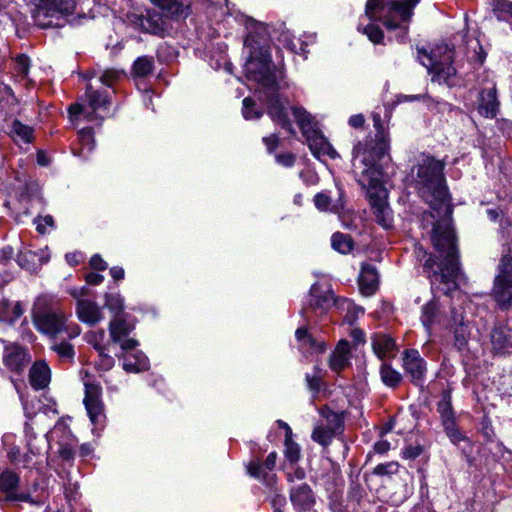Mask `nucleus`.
<instances>
[{
    "mask_svg": "<svg viewBox=\"0 0 512 512\" xmlns=\"http://www.w3.org/2000/svg\"><path fill=\"white\" fill-rule=\"evenodd\" d=\"M443 169V162L425 157L411 169L410 177L422 199L431 208V211L423 213L422 224L432 225L431 241L435 253L425 261L424 269L432 289L447 295L457 289L462 272Z\"/></svg>",
    "mask_w": 512,
    "mask_h": 512,
    "instance_id": "nucleus-1",
    "label": "nucleus"
},
{
    "mask_svg": "<svg viewBox=\"0 0 512 512\" xmlns=\"http://www.w3.org/2000/svg\"><path fill=\"white\" fill-rule=\"evenodd\" d=\"M373 125L376 130L374 138L366 140L365 143L358 142L353 148L352 172L357 182L368 190L373 214L376 221L388 228L390 226L389 212L387 205V191L382 186V164L389 159V138L385 131L379 113L372 114Z\"/></svg>",
    "mask_w": 512,
    "mask_h": 512,
    "instance_id": "nucleus-2",
    "label": "nucleus"
},
{
    "mask_svg": "<svg viewBox=\"0 0 512 512\" xmlns=\"http://www.w3.org/2000/svg\"><path fill=\"white\" fill-rule=\"evenodd\" d=\"M48 298L38 297L33 309V323L36 329L55 339L59 334L66 333L69 339L80 335L81 329L77 324L67 323L66 315L61 311L48 308Z\"/></svg>",
    "mask_w": 512,
    "mask_h": 512,
    "instance_id": "nucleus-3",
    "label": "nucleus"
},
{
    "mask_svg": "<svg viewBox=\"0 0 512 512\" xmlns=\"http://www.w3.org/2000/svg\"><path fill=\"white\" fill-rule=\"evenodd\" d=\"M419 0H368L366 4L365 14L369 19H381L388 29H396L399 23L396 16L402 22H409L413 15V8Z\"/></svg>",
    "mask_w": 512,
    "mask_h": 512,
    "instance_id": "nucleus-4",
    "label": "nucleus"
},
{
    "mask_svg": "<svg viewBox=\"0 0 512 512\" xmlns=\"http://www.w3.org/2000/svg\"><path fill=\"white\" fill-rule=\"evenodd\" d=\"M245 44L253 48L245 64L247 78L257 82L262 87V90L277 86V76L271 62V55L268 48L260 47L256 49L252 46V40L250 38L245 41Z\"/></svg>",
    "mask_w": 512,
    "mask_h": 512,
    "instance_id": "nucleus-5",
    "label": "nucleus"
},
{
    "mask_svg": "<svg viewBox=\"0 0 512 512\" xmlns=\"http://www.w3.org/2000/svg\"><path fill=\"white\" fill-rule=\"evenodd\" d=\"M292 113L311 152L317 157L320 155L335 157V151L319 130L313 116L302 107H293Z\"/></svg>",
    "mask_w": 512,
    "mask_h": 512,
    "instance_id": "nucleus-6",
    "label": "nucleus"
},
{
    "mask_svg": "<svg viewBox=\"0 0 512 512\" xmlns=\"http://www.w3.org/2000/svg\"><path fill=\"white\" fill-rule=\"evenodd\" d=\"M498 274L494 280L492 296L498 307L507 310L512 304V248L508 247L503 254Z\"/></svg>",
    "mask_w": 512,
    "mask_h": 512,
    "instance_id": "nucleus-7",
    "label": "nucleus"
},
{
    "mask_svg": "<svg viewBox=\"0 0 512 512\" xmlns=\"http://www.w3.org/2000/svg\"><path fill=\"white\" fill-rule=\"evenodd\" d=\"M75 7V0H35L32 17L37 26L47 28L53 25V19L72 15Z\"/></svg>",
    "mask_w": 512,
    "mask_h": 512,
    "instance_id": "nucleus-8",
    "label": "nucleus"
},
{
    "mask_svg": "<svg viewBox=\"0 0 512 512\" xmlns=\"http://www.w3.org/2000/svg\"><path fill=\"white\" fill-rule=\"evenodd\" d=\"M109 105L110 100L106 90H98L88 84L81 102L71 104L68 112L70 117L77 118L83 115L87 120H92L97 117L99 111L107 110Z\"/></svg>",
    "mask_w": 512,
    "mask_h": 512,
    "instance_id": "nucleus-9",
    "label": "nucleus"
},
{
    "mask_svg": "<svg viewBox=\"0 0 512 512\" xmlns=\"http://www.w3.org/2000/svg\"><path fill=\"white\" fill-rule=\"evenodd\" d=\"M167 14L165 16L159 11H148L146 16L131 14L128 20L136 28L163 37L169 29Z\"/></svg>",
    "mask_w": 512,
    "mask_h": 512,
    "instance_id": "nucleus-10",
    "label": "nucleus"
},
{
    "mask_svg": "<svg viewBox=\"0 0 512 512\" xmlns=\"http://www.w3.org/2000/svg\"><path fill=\"white\" fill-rule=\"evenodd\" d=\"M263 101L266 102L268 108L267 113L271 119L281 125L283 129L293 132L291 121L288 118L287 111L283 103L279 99L278 85L271 89L263 90Z\"/></svg>",
    "mask_w": 512,
    "mask_h": 512,
    "instance_id": "nucleus-11",
    "label": "nucleus"
},
{
    "mask_svg": "<svg viewBox=\"0 0 512 512\" xmlns=\"http://www.w3.org/2000/svg\"><path fill=\"white\" fill-rule=\"evenodd\" d=\"M133 330L134 325L125 319L114 318L109 323L110 338L113 343L120 345L122 351L134 350L139 345L136 339L129 337Z\"/></svg>",
    "mask_w": 512,
    "mask_h": 512,
    "instance_id": "nucleus-12",
    "label": "nucleus"
},
{
    "mask_svg": "<svg viewBox=\"0 0 512 512\" xmlns=\"http://www.w3.org/2000/svg\"><path fill=\"white\" fill-rule=\"evenodd\" d=\"M101 387L96 383H85L84 405L92 423H98L103 417V403L100 399Z\"/></svg>",
    "mask_w": 512,
    "mask_h": 512,
    "instance_id": "nucleus-13",
    "label": "nucleus"
},
{
    "mask_svg": "<svg viewBox=\"0 0 512 512\" xmlns=\"http://www.w3.org/2000/svg\"><path fill=\"white\" fill-rule=\"evenodd\" d=\"M403 367L414 384L423 381L426 373V363L417 350L410 349L404 352Z\"/></svg>",
    "mask_w": 512,
    "mask_h": 512,
    "instance_id": "nucleus-14",
    "label": "nucleus"
},
{
    "mask_svg": "<svg viewBox=\"0 0 512 512\" xmlns=\"http://www.w3.org/2000/svg\"><path fill=\"white\" fill-rule=\"evenodd\" d=\"M72 437L68 425L63 420H59L50 431V438L56 439L59 443V455L65 461H70L74 458V449L70 443Z\"/></svg>",
    "mask_w": 512,
    "mask_h": 512,
    "instance_id": "nucleus-15",
    "label": "nucleus"
},
{
    "mask_svg": "<svg viewBox=\"0 0 512 512\" xmlns=\"http://www.w3.org/2000/svg\"><path fill=\"white\" fill-rule=\"evenodd\" d=\"M3 362L5 366L16 373H21L29 363L25 349L16 344L5 345Z\"/></svg>",
    "mask_w": 512,
    "mask_h": 512,
    "instance_id": "nucleus-16",
    "label": "nucleus"
},
{
    "mask_svg": "<svg viewBox=\"0 0 512 512\" xmlns=\"http://www.w3.org/2000/svg\"><path fill=\"white\" fill-rule=\"evenodd\" d=\"M490 343L495 354H506L512 350V329L505 325L495 326L490 333Z\"/></svg>",
    "mask_w": 512,
    "mask_h": 512,
    "instance_id": "nucleus-17",
    "label": "nucleus"
},
{
    "mask_svg": "<svg viewBox=\"0 0 512 512\" xmlns=\"http://www.w3.org/2000/svg\"><path fill=\"white\" fill-rule=\"evenodd\" d=\"M453 62H439L435 64H427L421 61V64L428 69V73L432 74V81L444 83L450 87L455 86L456 69L452 66Z\"/></svg>",
    "mask_w": 512,
    "mask_h": 512,
    "instance_id": "nucleus-18",
    "label": "nucleus"
},
{
    "mask_svg": "<svg viewBox=\"0 0 512 512\" xmlns=\"http://www.w3.org/2000/svg\"><path fill=\"white\" fill-rule=\"evenodd\" d=\"M419 61H424L423 57L426 58L427 64H435L439 62H453L454 55L452 49L448 44L442 43L436 45L431 51H427L425 48H417Z\"/></svg>",
    "mask_w": 512,
    "mask_h": 512,
    "instance_id": "nucleus-19",
    "label": "nucleus"
},
{
    "mask_svg": "<svg viewBox=\"0 0 512 512\" xmlns=\"http://www.w3.org/2000/svg\"><path fill=\"white\" fill-rule=\"evenodd\" d=\"M76 313L80 321L91 326L103 319L101 308L95 302L87 299L77 301Z\"/></svg>",
    "mask_w": 512,
    "mask_h": 512,
    "instance_id": "nucleus-20",
    "label": "nucleus"
},
{
    "mask_svg": "<svg viewBox=\"0 0 512 512\" xmlns=\"http://www.w3.org/2000/svg\"><path fill=\"white\" fill-rule=\"evenodd\" d=\"M159 7L167 16L174 19H184L189 14V0H150Z\"/></svg>",
    "mask_w": 512,
    "mask_h": 512,
    "instance_id": "nucleus-21",
    "label": "nucleus"
},
{
    "mask_svg": "<svg viewBox=\"0 0 512 512\" xmlns=\"http://www.w3.org/2000/svg\"><path fill=\"white\" fill-rule=\"evenodd\" d=\"M371 345L374 353L382 361L395 356L396 343L390 335L375 333L371 337Z\"/></svg>",
    "mask_w": 512,
    "mask_h": 512,
    "instance_id": "nucleus-22",
    "label": "nucleus"
},
{
    "mask_svg": "<svg viewBox=\"0 0 512 512\" xmlns=\"http://www.w3.org/2000/svg\"><path fill=\"white\" fill-rule=\"evenodd\" d=\"M123 369L129 373H138L149 368V360L146 355L136 350L123 351Z\"/></svg>",
    "mask_w": 512,
    "mask_h": 512,
    "instance_id": "nucleus-23",
    "label": "nucleus"
},
{
    "mask_svg": "<svg viewBox=\"0 0 512 512\" xmlns=\"http://www.w3.org/2000/svg\"><path fill=\"white\" fill-rule=\"evenodd\" d=\"M499 109V101L496 96V87L483 89L480 93L478 111L485 117H495Z\"/></svg>",
    "mask_w": 512,
    "mask_h": 512,
    "instance_id": "nucleus-24",
    "label": "nucleus"
},
{
    "mask_svg": "<svg viewBox=\"0 0 512 512\" xmlns=\"http://www.w3.org/2000/svg\"><path fill=\"white\" fill-rule=\"evenodd\" d=\"M336 304L337 300L330 290L322 293L315 286L311 288L309 306L314 312L320 311L322 314Z\"/></svg>",
    "mask_w": 512,
    "mask_h": 512,
    "instance_id": "nucleus-25",
    "label": "nucleus"
},
{
    "mask_svg": "<svg viewBox=\"0 0 512 512\" xmlns=\"http://www.w3.org/2000/svg\"><path fill=\"white\" fill-rule=\"evenodd\" d=\"M359 286L362 294L366 296H370L376 291L378 287V273L375 267L369 264L362 266Z\"/></svg>",
    "mask_w": 512,
    "mask_h": 512,
    "instance_id": "nucleus-26",
    "label": "nucleus"
},
{
    "mask_svg": "<svg viewBox=\"0 0 512 512\" xmlns=\"http://www.w3.org/2000/svg\"><path fill=\"white\" fill-rule=\"evenodd\" d=\"M290 500L294 506L300 507L301 509H308L313 503V492L310 486L303 483L290 491Z\"/></svg>",
    "mask_w": 512,
    "mask_h": 512,
    "instance_id": "nucleus-27",
    "label": "nucleus"
},
{
    "mask_svg": "<svg viewBox=\"0 0 512 512\" xmlns=\"http://www.w3.org/2000/svg\"><path fill=\"white\" fill-rule=\"evenodd\" d=\"M24 432L26 445L32 455H39L46 447H48L50 433L45 435V437L37 438L33 427L29 423H25Z\"/></svg>",
    "mask_w": 512,
    "mask_h": 512,
    "instance_id": "nucleus-28",
    "label": "nucleus"
},
{
    "mask_svg": "<svg viewBox=\"0 0 512 512\" xmlns=\"http://www.w3.org/2000/svg\"><path fill=\"white\" fill-rule=\"evenodd\" d=\"M24 184H25L24 190L20 194L19 201L23 204L24 212L26 214H29L30 212H29V207H28L27 203L31 202V203L42 204L43 199L40 194V187L36 182H34L32 180L28 181L25 178Z\"/></svg>",
    "mask_w": 512,
    "mask_h": 512,
    "instance_id": "nucleus-29",
    "label": "nucleus"
},
{
    "mask_svg": "<svg viewBox=\"0 0 512 512\" xmlns=\"http://www.w3.org/2000/svg\"><path fill=\"white\" fill-rule=\"evenodd\" d=\"M30 383L35 389L45 388L50 381V369L45 362H36L30 369Z\"/></svg>",
    "mask_w": 512,
    "mask_h": 512,
    "instance_id": "nucleus-30",
    "label": "nucleus"
},
{
    "mask_svg": "<svg viewBox=\"0 0 512 512\" xmlns=\"http://www.w3.org/2000/svg\"><path fill=\"white\" fill-rule=\"evenodd\" d=\"M349 343L342 340L338 343L335 351L330 356V367L334 371H341L349 364Z\"/></svg>",
    "mask_w": 512,
    "mask_h": 512,
    "instance_id": "nucleus-31",
    "label": "nucleus"
},
{
    "mask_svg": "<svg viewBox=\"0 0 512 512\" xmlns=\"http://www.w3.org/2000/svg\"><path fill=\"white\" fill-rule=\"evenodd\" d=\"M17 263L20 267L34 272L41 267L47 260H44L43 256L35 251L24 250L20 251L17 255Z\"/></svg>",
    "mask_w": 512,
    "mask_h": 512,
    "instance_id": "nucleus-32",
    "label": "nucleus"
},
{
    "mask_svg": "<svg viewBox=\"0 0 512 512\" xmlns=\"http://www.w3.org/2000/svg\"><path fill=\"white\" fill-rule=\"evenodd\" d=\"M320 415L323 418L321 421L324 422V427L340 435L343 433L344 419L342 413H336L328 407H323L320 409Z\"/></svg>",
    "mask_w": 512,
    "mask_h": 512,
    "instance_id": "nucleus-33",
    "label": "nucleus"
},
{
    "mask_svg": "<svg viewBox=\"0 0 512 512\" xmlns=\"http://www.w3.org/2000/svg\"><path fill=\"white\" fill-rule=\"evenodd\" d=\"M20 483V476L10 470L6 469L0 472V493L5 495V500L7 501L15 490H17Z\"/></svg>",
    "mask_w": 512,
    "mask_h": 512,
    "instance_id": "nucleus-34",
    "label": "nucleus"
},
{
    "mask_svg": "<svg viewBox=\"0 0 512 512\" xmlns=\"http://www.w3.org/2000/svg\"><path fill=\"white\" fill-rule=\"evenodd\" d=\"M9 134L17 144H29L33 141V128L17 119L12 122Z\"/></svg>",
    "mask_w": 512,
    "mask_h": 512,
    "instance_id": "nucleus-35",
    "label": "nucleus"
},
{
    "mask_svg": "<svg viewBox=\"0 0 512 512\" xmlns=\"http://www.w3.org/2000/svg\"><path fill=\"white\" fill-rule=\"evenodd\" d=\"M125 74L121 70L117 69H105V70H92L87 74V78L99 77V81L106 87H113V85Z\"/></svg>",
    "mask_w": 512,
    "mask_h": 512,
    "instance_id": "nucleus-36",
    "label": "nucleus"
},
{
    "mask_svg": "<svg viewBox=\"0 0 512 512\" xmlns=\"http://www.w3.org/2000/svg\"><path fill=\"white\" fill-rule=\"evenodd\" d=\"M492 12L499 21L507 22L512 29V2L509 0H492Z\"/></svg>",
    "mask_w": 512,
    "mask_h": 512,
    "instance_id": "nucleus-37",
    "label": "nucleus"
},
{
    "mask_svg": "<svg viewBox=\"0 0 512 512\" xmlns=\"http://www.w3.org/2000/svg\"><path fill=\"white\" fill-rule=\"evenodd\" d=\"M438 412L441 416L442 425H450L455 422V415L451 404V394L449 391L442 392V398L438 403Z\"/></svg>",
    "mask_w": 512,
    "mask_h": 512,
    "instance_id": "nucleus-38",
    "label": "nucleus"
},
{
    "mask_svg": "<svg viewBox=\"0 0 512 512\" xmlns=\"http://www.w3.org/2000/svg\"><path fill=\"white\" fill-rule=\"evenodd\" d=\"M380 376L382 382L389 388H396L402 382V374L394 369L390 364L383 363L380 367Z\"/></svg>",
    "mask_w": 512,
    "mask_h": 512,
    "instance_id": "nucleus-39",
    "label": "nucleus"
},
{
    "mask_svg": "<svg viewBox=\"0 0 512 512\" xmlns=\"http://www.w3.org/2000/svg\"><path fill=\"white\" fill-rule=\"evenodd\" d=\"M340 434L336 432H332V430L324 427V422L319 421L316 427L313 429L311 434V438L316 443L320 444L323 447H328L332 442L333 438L339 436Z\"/></svg>",
    "mask_w": 512,
    "mask_h": 512,
    "instance_id": "nucleus-40",
    "label": "nucleus"
},
{
    "mask_svg": "<svg viewBox=\"0 0 512 512\" xmlns=\"http://www.w3.org/2000/svg\"><path fill=\"white\" fill-rule=\"evenodd\" d=\"M51 350L55 352L61 361L63 362H73L75 357V350L72 344H70L67 341H60L58 342L55 339H53V342L51 344Z\"/></svg>",
    "mask_w": 512,
    "mask_h": 512,
    "instance_id": "nucleus-41",
    "label": "nucleus"
},
{
    "mask_svg": "<svg viewBox=\"0 0 512 512\" xmlns=\"http://www.w3.org/2000/svg\"><path fill=\"white\" fill-rule=\"evenodd\" d=\"M331 245L336 251L347 254L353 249L354 242L350 235L336 232L332 235Z\"/></svg>",
    "mask_w": 512,
    "mask_h": 512,
    "instance_id": "nucleus-42",
    "label": "nucleus"
},
{
    "mask_svg": "<svg viewBox=\"0 0 512 512\" xmlns=\"http://www.w3.org/2000/svg\"><path fill=\"white\" fill-rule=\"evenodd\" d=\"M153 68V58L149 56H141L134 61L132 66V74L136 77H146L152 73Z\"/></svg>",
    "mask_w": 512,
    "mask_h": 512,
    "instance_id": "nucleus-43",
    "label": "nucleus"
},
{
    "mask_svg": "<svg viewBox=\"0 0 512 512\" xmlns=\"http://www.w3.org/2000/svg\"><path fill=\"white\" fill-rule=\"evenodd\" d=\"M105 307H107L118 318L124 309V299L119 294L106 293Z\"/></svg>",
    "mask_w": 512,
    "mask_h": 512,
    "instance_id": "nucleus-44",
    "label": "nucleus"
},
{
    "mask_svg": "<svg viewBox=\"0 0 512 512\" xmlns=\"http://www.w3.org/2000/svg\"><path fill=\"white\" fill-rule=\"evenodd\" d=\"M438 312V305L435 301H430L423 306L421 321L423 325L429 329L434 322L435 316Z\"/></svg>",
    "mask_w": 512,
    "mask_h": 512,
    "instance_id": "nucleus-45",
    "label": "nucleus"
},
{
    "mask_svg": "<svg viewBox=\"0 0 512 512\" xmlns=\"http://www.w3.org/2000/svg\"><path fill=\"white\" fill-rule=\"evenodd\" d=\"M455 336V345L459 350L464 349L468 344V339L470 337V331L468 329L467 323L457 325L454 329Z\"/></svg>",
    "mask_w": 512,
    "mask_h": 512,
    "instance_id": "nucleus-46",
    "label": "nucleus"
},
{
    "mask_svg": "<svg viewBox=\"0 0 512 512\" xmlns=\"http://www.w3.org/2000/svg\"><path fill=\"white\" fill-rule=\"evenodd\" d=\"M256 103L255 101L250 98L246 97L243 100V108H242V114L245 119H258L262 116V111L255 108Z\"/></svg>",
    "mask_w": 512,
    "mask_h": 512,
    "instance_id": "nucleus-47",
    "label": "nucleus"
},
{
    "mask_svg": "<svg viewBox=\"0 0 512 512\" xmlns=\"http://www.w3.org/2000/svg\"><path fill=\"white\" fill-rule=\"evenodd\" d=\"M399 464L398 462L391 461L387 463H382L377 465L373 469V474L377 476H391L398 472Z\"/></svg>",
    "mask_w": 512,
    "mask_h": 512,
    "instance_id": "nucleus-48",
    "label": "nucleus"
},
{
    "mask_svg": "<svg viewBox=\"0 0 512 512\" xmlns=\"http://www.w3.org/2000/svg\"><path fill=\"white\" fill-rule=\"evenodd\" d=\"M30 69V59L28 56L22 54L15 59V71L18 76L23 79L27 77Z\"/></svg>",
    "mask_w": 512,
    "mask_h": 512,
    "instance_id": "nucleus-49",
    "label": "nucleus"
},
{
    "mask_svg": "<svg viewBox=\"0 0 512 512\" xmlns=\"http://www.w3.org/2000/svg\"><path fill=\"white\" fill-rule=\"evenodd\" d=\"M79 141L83 149L91 151L94 147V136L91 128H83L79 131Z\"/></svg>",
    "mask_w": 512,
    "mask_h": 512,
    "instance_id": "nucleus-50",
    "label": "nucleus"
},
{
    "mask_svg": "<svg viewBox=\"0 0 512 512\" xmlns=\"http://www.w3.org/2000/svg\"><path fill=\"white\" fill-rule=\"evenodd\" d=\"M98 352L99 361L96 362L97 366L102 370H109L114 366V359L106 353V347H103L101 350H96Z\"/></svg>",
    "mask_w": 512,
    "mask_h": 512,
    "instance_id": "nucleus-51",
    "label": "nucleus"
},
{
    "mask_svg": "<svg viewBox=\"0 0 512 512\" xmlns=\"http://www.w3.org/2000/svg\"><path fill=\"white\" fill-rule=\"evenodd\" d=\"M34 224H36V230L38 233L44 235L47 232L46 226L54 227V220L51 215H46L44 217H36L33 220Z\"/></svg>",
    "mask_w": 512,
    "mask_h": 512,
    "instance_id": "nucleus-52",
    "label": "nucleus"
},
{
    "mask_svg": "<svg viewBox=\"0 0 512 512\" xmlns=\"http://www.w3.org/2000/svg\"><path fill=\"white\" fill-rule=\"evenodd\" d=\"M302 349H307L311 352H322L324 351V344L318 342L311 334L300 343Z\"/></svg>",
    "mask_w": 512,
    "mask_h": 512,
    "instance_id": "nucleus-53",
    "label": "nucleus"
},
{
    "mask_svg": "<svg viewBox=\"0 0 512 512\" xmlns=\"http://www.w3.org/2000/svg\"><path fill=\"white\" fill-rule=\"evenodd\" d=\"M105 338V331L100 330L98 332H91L87 335V341L93 346L95 350H101L105 347L102 342Z\"/></svg>",
    "mask_w": 512,
    "mask_h": 512,
    "instance_id": "nucleus-54",
    "label": "nucleus"
},
{
    "mask_svg": "<svg viewBox=\"0 0 512 512\" xmlns=\"http://www.w3.org/2000/svg\"><path fill=\"white\" fill-rule=\"evenodd\" d=\"M316 372L313 375L307 374L305 377L306 383L311 391L314 393L319 392L321 388L320 371L315 368Z\"/></svg>",
    "mask_w": 512,
    "mask_h": 512,
    "instance_id": "nucleus-55",
    "label": "nucleus"
},
{
    "mask_svg": "<svg viewBox=\"0 0 512 512\" xmlns=\"http://www.w3.org/2000/svg\"><path fill=\"white\" fill-rule=\"evenodd\" d=\"M364 33L374 43H380L383 39V31L375 25H367L364 28Z\"/></svg>",
    "mask_w": 512,
    "mask_h": 512,
    "instance_id": "nucleus-56",
    "label": "nucleus"
},
{
    "mask_svg": "<svg viewBox=\"0 0 512 512\" xmlns=\"http://www.w3.org/2000/svg\"><path fill=\"white\" fill-rule=\"evenodd\" d=\"M443 427L445 429L447 436L454 444H457L464 439L462 433L455 426V422L451 423L450 425H444Z\"/></svg>",
    "mask_w": 512,
    "mask_h": 512,
    "instance_id": "nucleus-57",
    "label": "nucleus"
},
{
    "mask_svg": "<svg viewBox=\"0 0 512 512\" xmlns=\"http://www.w3.org/2000/svg\"><path fill=\"white\" fill-rule=\"evenodd\" d=\"M286 456L291 462H296L299 459V447L297 444L290 441V438H286Z\"/></svg>",
    "mask_w": 512,
    "mask_h": 512,
    "instance_id": "nucleus-58",
    "label": "nucleus"
},
{
    "mask_svg": "<svg viewBox=\"0 0 512 512\" xmlns=\"http://www.w3.org/2000/svg\"><path fill=\"white\" fill-rule=\"evenodd\" d=\"M314 203L319 210L326 211L331 203V198L325 193H318L314 197Z\"/></svg>",
    "mask_w": 512,
    "mask_h": 512,
    "instance_id": "nucleus-59",
    "label": "nucleus"
},
{
    "mask_svg": "<svg viewBox=\"0 0 512 512\" xmlns=\"http://www.w3.org/2000/svg\"><path fill=\"white\" fill-rule=\"evenodd\" d=\"M7 501H11V502H13V501L28 502V503H31L33 505H38L39 504V502H37L34 499H32L30 494H28V493H17L16 490L12 494H10V497L8 498Z\"/></svg>",
    "mask_w": 512,
    "mask_h": 512,
    "instance_id": "nucleus-60",
    "label": "nucleus"
},
{
    "mask_svg": "<svg viewBox=\"0 0 512 512\" xmlns=\"http://www.w3.org/2000/svg\"><path fill=\"white\" fill-rule=\"evenodd\" d=\"M451 320H452L454 326L466 323L465 316H464V311H463V308L461 306H459L458 308L457 307H453L452 308Z\"/></svg>",
    "mask_w": 512,
    "mask_h": 512,
    "instance_id": "nucleus-61",
    "label": "nucleus"
},
{
    "mask_svg": "<svg viewBox=\"0 0 512 512\" xmlns=\"http://www.w3.org/2000/svg\"><path fill=\"white\" fill-rule=\"evenodd\" d=\"M295 155L292 153H281L276 155V161L285 166V167H291L295 163Z\"/></svg>",
    "mask_w": 512,
    "mask_h": 512,
    "instance_id": "nucleus-62",
    "label": "nucleus"
},
{
    "mask_svg": "<svg viewBox=\"0 0 512 512\" xmlns=\"http://www.w3.org/2000/svg\"><path fill=\"white\" fill-rule=\"evenodd\" d=\"M262 140L269 153H272L279 145V137L275 133L264 137Z\"/></svg>",
    "mask_w": 512,
    "mask_h": 512,
    "instance_id": "nucleus-63",
    "label": "nucleus"
},
{
    "mask_svg": "<svg viewBox=\"0 0 512 512\" xmlns=\"http://www.w3.org/2000/svg\"><path fill=\"white\" fill-rule=\"evenodd\" d=\"M14 257V249L11 246H5L0 249V263H7Z\"/></svg>",
    "mask_w": 512,
    "mask_h": 512,
    "instance_id": "nucleus-64",
    "label": "nucleus"
}]
</instances>
